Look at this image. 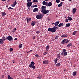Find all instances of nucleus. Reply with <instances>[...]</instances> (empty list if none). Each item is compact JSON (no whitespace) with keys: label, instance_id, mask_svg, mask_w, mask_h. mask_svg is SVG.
Masks as SVG:
<instances>
[{"label":"nucleus","instance_id":"f257e3e1","mask_svg":"<svg viewBox=\"0 0 79 79\" xmlns=\"http://www.w3.org/2000/svg\"><path fill=\"white\" fill-rule=\"evenodd\" d=\"M34 61H32L31 64L29 65V67L30 68H32L33 69H35V66H34Z\"/></svg>","mask_w":79,"mask_h":79},{"label":"nucleus","instance_id":"f03ea898","mask_svg":"<svg viewBox=\"0 0 79 79\" xmlns=\"http://www.w3.org/2000/svg\"><path fill=\"white\" fill-rule=\"evenodd\" d=\"M41 12L44 13V14H47L49 13V10H47H47L45 9H42L41 10Z\"/></svg>","mask_w":79,"mask_h":79},{"label":"nucleus","instance_id":"7ed1b4c3","mask_svg":"<svg viewBox=\"0 0 79 79\" xmlns=\"http://www.w3.org/2000/svg\"><path fill=\"white\" fill-rule=\"evenodd\" d=\"M32 2H27V6L28 7V9L30 10V7H31V6H32Z\"/></svg>","mask_w":79,"mask_h":79},{"label":"nucleus","instance_id":"20e7f679","mask_svg":"<svg viewBox=\"0 0 79 79\" xmlns=\"http://www.w3.org/2000/svg\"><path fill=\"white\" fill-rule=\"evenodd\" d=\"M69 42V40L66 39L62 41V43L63 44H68Z\"/></svg>","mask_w":79,"mask_h":79},{"label":"nucleus","instance_id":"39448f33","mask_svg":"<svg viewBox=\"0 0 79 79\" xmlns=\"http://www.w3.org/2000/svg\"><path fill=\"white\" fill-rule=\"evenodd\" d=\"M56 29H58V27L56 26L53 27L52 30H53L54 32H56Z\"/></svg>","mask_w":79,"mask_h":79},{"label":"nucleus","instance_id":"423d86ee","mask_svg":"<svg viewBox=\"0 0 79 79\" xmlns=\"http://www.w3.org/2000/svg\"><path fill=\"white\" fill-rule=\"evenodd\" d=\"M36 18L37 19H42V15H37L36 16Z\"/></svg>","mask_w":79,"mask_h":79},{"label":"nucleus","instance_id":"0eeeda50","mask_svg":"<svg viewBox=\"0 0 79 79\" xmlns=\"http://www.w3.org/2000/svg\"><path fill=\"white\" fill-rule=\"evenodd\" d=\"M26 20L27 23H29V21L32 20V19L31 18H27L26 19Z\"/></svg>","mask_w":79,"mask_h":79},{"label":"nucleus","instance_id":"6e6552de","mask_svg":"<svg viewBox=\"0 0 79 79\" xmlns=\"http://www.w3.org/2000/svg\"><path fill=\"white\" fill-rule=\"evenodd\" d=\"M48 31H49V32H51L52 33L54 32L52 28H49L48 29Z\"/></svg>","mask_w":79,"mask_h":79},{"label":"nucleus","instance_id":"1a4fd4ad","mask_svg":"<svg viewBox=\"0 0 79 79\" xmlns=\"http://www.w3.org/2000/svg\"><path fill=\"white\" fill-rule=\"evenodd\" d=\"M77 9L76 8H74L72 10V13L73 14H75L76 13V10Z\"/></svg>","mask_w":79,"mask_h":79},{"label":"nucleus","instance_id":"9d476101","mask_svg":"<svg viewBox=\"0 0 79 79\" xmlns=\"http://www.w3.org/2000/svg\"><path fill=\"white\" fill-rule=\"evenodd\" d=\"M43 64H47L48 63V60H45L43 61Z\"/></svg>","mask_w":79,"mask_h":79},{"label":"nucleus","instance_id":"9b49d317","mask_svg":"<svg viewBox=\"0 0 79 79\" xmlns=\"http://www.w3.org/2000/svg\"><path fill=\"white\" fill-rule=\"evenodd\" d=\"M35 24H36V22H35V21H33L32 22L31 24L32 26H34L35 25Z\"/></svg>","mask_w":79,"mask_h":79},{"label":"nucleus","instance_id":"f8f14e48","mask_svg":"<svg viewBox=\"0 0 79 79\" xmlns=\"http://www.w3.org/2000/svg\"><path fill=\"white\" fill-rule=\"evenodd\" d=\"M68 37V34H63L61 36V37Z\"/></svg>","mask_w":79,"mask_h":79},{"label":"nucleus","instance_id":"ddd939ff","mask_svg":"<svg viewBox=\"0 0 79 79\" xmlns=\"http://www.w3.org/2000/svg\"><path fill=\"white\" fill-rule=\"evenodd\" d=\"M59 22L58 21L55 22V26H58V24H59Z\"/></svg>","mask_w":79,"mask_h":79},{"label":"nucleus","instance_id":"4468645a","mask_svg":"<svg viewBox=\"0 0 79 79\" xmlns=\"http://www.w3.org/2000/svg\"><path fill=\"white\" fill-rule=\"evenodd\" d=\"M63 23H61L60 24H59L58 27H60L61 26H63Z\"/></svg>","mask_w":79,"mask_h":79},{"label":"nucleus","instance_id":"2eb2a0df","mask_svg":"<svg viewBox=\"0 0 79 79\" xmlns=\"http://www.w3.org/2000/svg\"><path fill=\"white\" fill-rule=\"evenodd\" d=\"M6 39L9 41H10V36L6 37Z\"/></svg>","mask_w":79,"mask_h":79},{"label":"nucleus","instance_id":"dca6fc26","mask_svg":"<svg viewBox=\"0 0 79 79\" xmlns=\"http://www.w3.org/2000/svg\"><path fill=\"white\" fill-rule=\"evenodd\" d=\"M38 11V8H35L33 10V12L35 13L36 11Z\"/></svg>","mask_w":79,"mask_h":79},{"label":"nucleus","instance_id":"f3484780","mask_svg":"<svg viewBox=\"0 0 79 79\" xmlns=\"http://www.w3.org/2000/svg\"><path fill=\"white\" fill-rule=\"evenodd\" d=\"M73 76H76V72H74L73 73Z\"/></svg>","mask_w":79,"mask_h":79},{"label":"nucleus","instance_id":"a211bd4d","mask_svg":"<svg viewBox=\"0 0 79 79\" xmlns=\"http://www.w3.org/2000/svg\"><path fill=\"white\" fill-rule=\"evenodd\" d=\"M63 2H62L60 4H59L58 5V7H61L62 5H63Z\"/></svg>","mask_w":79,"mask_h":79},{"label":"nucleus","instance_id":"6ab92c4d","mask_svg":"<svg viewBox=\"0 0 79 79\" xmlns=\"http://www.w3.org/2000/svg\"><path fill=\"white\" fill-rule=\"evenodd\" d=\"M1 39L4 42L6 40V38H5V36H3L2 39Z\"/></svg>","mask_w":79,"mask_h":79},{"label":"nucleus","instance_id":"aec40b11","mask_svg":"<svg viewBox=\"0 0 79 79\" xmlns=\"http://www.w3.org/2000/svg\"><path fill=\"white\" fill-rule=\"evenodd\" d=\"M46 50H47V51H48V50H49V48H50V46L49 45H47L46 46Z\"/></svg>","mask_w":79,"mask_h":79},{"label":"nucleus","instance_id":"412c9836","mask_svg":"<svg viewBox=\"0 0 79 79\" xmlns=\"http://www.w3.org/2000/svg\"><path fill=\"white\" fill-rule=\"evenodd\" d=\"M16 28H15L12 31V33H13L14 32H16Z\"/></svg>","mask_w":79,"mask_h":79},{"label":"nucleus","instance_id":"4be33fe9","mask_svg":"<svg viewBox=\"0 0 79 79\" xmlns=\"http://www.w3.org/2000/svg\"><path fill=\"white\" fill-rule=\"evenodd\" d=\"M37 2H38V1L37 0H34L32 2L33 3H37Z\"/></svg>","mask_w":79,"mask_h":79},{"label":"nucleus","instance_id":"5701e85b","mask_svg":"<svg viewBox=\"0 0 79 79\" xmlns=\"http://www.w3.org/2000/svg\"><path fill=\"white\" fill-rule=\"evenodd\" d=\"M52 2H50L48 3V6L50 7L51 6H52Z\"/></svg>","mask_w":79,"mask_h":79},{"label":"nucleus","instance_id":"b1692460","mask_svg":"<svg viewBox=\"0 0 79 79\" xmlns=\"http://www.w3.org/2000/svg\"><path fill=\"white\" fill-rule=\"evenodd\" d=\"M3 41L1 39L0 40V44H3Z\"/></svg>","mask_w":79,"mask_h":79},{"label":"nucleus","instance_id":"393cba45","mask_svg":"<svg viewBox=\"0 0 79 79\" xmlns=\"http://www.w3.org/2000/svg\"><path fill=\"white\" fill-rule=\"evenodd\" d=\"M72 46V44L70 43L68 45H67V47H71V46Z\"/></svg>","mask_w":79,"mask_h":79},{"label":"nucleus","instance_id":"a878e982","mask_svg":"<svg viewBox=\"0 0 79 79\" xmlns=\"http://www.w3.org/2000/svg\"><path fill=\"white\" fill-rule=\"evenodd\" d=\"M69 26H70V23H67L66 24V27H69Z\"/></svg>","mask_w":79,"mask_h":79},{"label":"nucleus","instance_id":"bb28decb","mask_svg":"<svg viewBox=\"0 0 79 79\" xmlns=\"http://www.w3.org/2000/svg\"><path fill=\"white\" fill-rule=\"evenodd\" d=\"M41 8L42 10V9H46V6H43L42 7H41Z\"/></svg>","mask_w":79,"mask_h":79},{"label":"nucleus","instance_id":"cd10ccee","mask_svg":"<svg viewBox=\"0 0 79 79\" xmlns=\"http://www.w3.org/2000/svg\"><path fill=\"white\" fill-rule=\"evenodd\" d=\"M46 3H47V2L44 1L43 2H42V4L43 5H45V4H46Z\"/></svg>","mask_w":79,"mask_h":79},{"label":"nucleus","instance_id":"c85d7f7f","mask_svg":"<svg viewBox=\"0 0 79 79\" xmlns=\"http://www.w3.org/2000/svg\"><path fill=\"white\" fill-rule=\"evenodd\" d=\"M57 61H58V59H56L55 60H54L55 63V64H56V63H57Z\"/></svg>","mask_w":79,"mask_h":79},{"label":"nucleus","instance_id":"c756f323","mask_svg":"<svg viewBox=\"0 0 79 79\" xmlns=\"http://www.w3.org/2000/svg\"><path fill=\"white\" fill-rule=\"evenodd\" d=\"M14 5H16V4H17V2H16V0H15V2H13Z\"/></svg>","mask_w":79,"mask_h":79},{"label":"nucleus","instance_id":"7c9ffc66","mask_svg":"<svg viewBox=\"0 0 79 79\" xmlns=\"http://www.w3.org/2000/svg\"><path fill=\"white\" fill-rule=\"evenodd\" d=\"M77 32V31H74L73 33V35H75V34H76V33Z\"/></svg>","mask_w":79,"mask_h":79},{"label":"nucleus","instance_id":"2f4dec72","mask_svg":"<svg viewBox=\"0 0 79 79\" xmlns=\"http://www.w3.org/2000/svg\"><path fill=\"white\" fill-rule=\"evenodd\" d=\"M23 47V45H22V44H19V48H21V47Z\"/></svg>","mask_w":79,"mask_h":79},{"label":"nucleus","instance_id":"473e14b6","mask_svg":"<svg viewBox=\"0 0 79 79\" xmlns=\"http://www.w3.org/2000/svg\"><path fill=\"white\" fill-rule=\"evenodd\" d=\"M60 66V63H57L56 64V66Z\"/></svg>","mask_w":79,"mask_h":79},{"label":"nucleus","instance_id":"72a5a7b5","mask_svg":"<svg viewBox=\"0 0 79 79\" xmlns=\"http://www.w3.org/2000/svg\"><path fill=\"white\" fill-rule=\"evenodd\" d=\"M2 16H5V15H6V13H5V12H3V13H2Z\"/></svg>","mask_w":79,"mask_h":79},{"label":"nucleus","instance_id":"f704fd0d","mask_svg":"<svg viewBox=\"0 0 79 79\" xmlns=\"http://www.w3.org/2000/svg\"><path fill=\"white\" fill-rule=\"evenodd\" d=\"M67 54H68V52H65L64 53V56H65Z\"/></svg>","mask_w":79,"mask_h":79},{"label":"nucleus","instance_id":"c9c22d12","mask_svg":"<svg viewBox=\"0 0 79 79\" xmlns=\"http://www.w3.org/2000/svg\"><path fill=\"white\" fill-rule=\"evenodd\" d=\"M68 19H69V20L70 21H71V20H72V18H71V17H70L69 18H68Z\"/></svg>","mask_w":79,"mask_h":79},{"label":"nucleus","instance_id":"e433bc0d","mask_svg":"<svg viewBox=\"0 0 79 79\" xmlns=\"http://www.w3.org/2000/svg\"><path fill=\"white\" fill-rule=\"evenodd\" d=\"M35 56H36V58H39V57H40V56H39L37 54L35 55Z\"/></svg>","mask_w":79,"mask_h":79},{"label":"nucleus","instance_id":"4c0bfd02","mask_svg":"<svg viewBox=\"0 0 79 79\" xmlns=\"http://www.w3.org/2000/svg\"><path fill=\"white\" fill-rule=\"evenodd\" d=\"M59 38V36L57 35L55 37V39H58Z\"/></svg>","mask_w":79,"mask_h":79},{"label":"nucleus","instance_id":"58836bf2","mask_svg":"<svg viewBox=\"0 0 79 79\" xmlns=\"http://www.w3.org/2000/svg\"><path fill=\"white\" fill-rule=\"evenodd\" d=\"M33 7L34 8H37V5H33Z\"/></svg>","mask_w":79,"mask_h":79},{"label":"nucleus","instance_id":"ea45409f","mask_svg":"<svg viewBox=\"0 0 79 79\" xmlns=\"http://www.w3.org/2000/svg\"><path fill=\"white\" fill-rule=\"evenodd\" d=\"M63 52H66V50L65 49H63Z\"/></svg>","mask_w":79,"mask_h":79},{"label":"nucleus","instance_id":"a19ab883","mask_svg":"<svg viewBox=\"0 0 79 79\" xmlns=\"http://www.w3.org/2000/svg\"><path fill=\"white\" fill-rule=\"evenodd\" d=\"M13 37L12 36H10V41H11V40H13Z\"/></svg>","mask_w":79,"mask_h":79},{"label":"nucleus","instance_id":"79ce46f5","mask_svg":"<svg viewBox=\"0 0 79 79\" xmlns=\"http://www.w3.org/2000/svg\"><path fill=\"white\" fill-rule=\"evenodd\" d=\"M56 2L57 3H60V0H56Z\"/></svg>","mask_w":79,"mask_h":79},{"label":"nucleus","instance_id":"37998d69","mask_svg":"<svg viewBox=\"0 0 79 79\" xmlns=\"http://www.w3.org/2000/svg\"><path fill=\"white\" fill-rule=\"evenodd\" d=\"M37 78H38V79H42V77L41 76H40V77H37Z\"/></svg>","mask_w":79,"mask_h":79},{"label":"nucleus","instance_id":"c03bdc74","mask_svg":"<svg viewBox=\"0 0 79 79\" xmlns=\"http://www.w3.org/2000/svg\"><path fill=\"white\" fill-rule=\"evenodd\" d=\"M35 32H36V33L37 34H39V33H40V32L37 31H36Z\"/></svg>","mask_w":79,"mask_h":79},{"label":"nucleus","instance_id":"a18cd8bd","mask_svg":"<svg viewBox=\"0 0 79 79\" xmlns=\"http://www.w3.org/2000/svg\"><path fill=\"white\" fill-rule=\"evenodd\" d=\"M45 5L46 6H48V3H47H47H46Z\"/></svg>","mask_w":79,"mask_h":79},{"label":"nucleus","instance_id":"49530a36","mask_svg":"<svg viewBox=\"0 0 79 79\" xmlns=\"http://www.w3.org/2000/svg\"><path fill=\"white\" fill-rule=\"evenodd\" d=\"M11 6L12 7H15V6L14 5V4H12L11 5Z\"/></svg>","mask_w":79,"mask_h":79},{"label":"nucleus","instance_id":"de8ad7c7","mask_svg":"<svg viewBox=\"0 0 79 79\" xmlns=\"http://www.w3.org/2000/svg\"><path fill=\"white\" fill-rule=\"evenodd\" d=\"M68 20H69L68 19H66L65 21V23H67V22H68Z\"/></svg>","mask_w":79,"mask_h":79},{"label":"nucleus","instance_id":"09e8293b","mask_svg":"<svg viewBox=\"0 0 79 79\" xmlns=\"http://www.w3.org/2000/svg\"><path fill=\"white\" fill-rule=\"evenodd\" d=\"M57 58H60V55L59 54H58L57 56Z\"/></svg>","mask_w":79,"mask_h":79},{"label":"nucleus","instance_id":"8fccbe9b","mask_svg":"<svg viewBox=\"0 0 79 79\" xmlns=\"http://www.w3.org/2000/svg\"><path fill=\"white\" fill-rule=\"evenodd\" d=\"M35 36H33V40H34L35 39Z\"/></svg>","mask_w":79,"mask_h":79},{"label":"nucleus","instance_id":"3c124183","mask_svg":"<svg viewBox=\"0 0 79 79\" xmlns=\"http://www.w3.org/2000/svg\"><path fill=\"white\" fill-rule=\"evenodd\" d=\"M8 79H10V76L9 75H8Z\"/></svg>","mask_w":79,"mask_h":79},{"label":"nucleus","instance_id":"603ef678","mask_svg":"<svg viewBox=\"0 0 79 79\" xmlns=\"http://www.w3.org/2000/svg\"><path fill=\"white\" fill-rule=\"evenodd\" d=\"M13 50V48H10V52H12Z\"/></svg>","mask_w":79,"mask_h":79},{"label":"nucleus","instance_id":"864d4df0","mask_svg":"<svg viewBox=\"0 0 79 79\" xmlns=\"http://www.w3.org/2000/svg\"><path fill=\"white\" fill-rule=\"evenodd\" d=\"M27 2H30L31 1H32V0H27Z\"/></svg>","mask_w":79,"mask_h":79},{"label":"nucleus","instance_id":"5fc2aeb1","mask_svg":"<svg viewBox=\"0 0 79 79\" xmlns=\"http://www.w3.org/2000/svg\"><path fill=\"white\" fill-rule=\"evenodd\" d=\"M4 75H2V78H4Z\"/></svg>","mask_w":79,"mask_h":79},{"label":"nucleus","instance_id":"6e6d98bb","mask_svg":"<svg viewBox=\"0 0 79 79\" xmlns=\"http://www.w3.org/2000/svg\"><path fill=\"white\" fill-rule=\"evenodd\" d=\"M61 55H63V54H64V53L63 52H62L61 53Z\"/></svg>","mask_w":79,"mask_h":79},{"label":"nucleus","instance_id":"4d7b16f0","mask_svg":"<svg viewBox=\"0 0 79 79\" xmlns=\"http://www.w3.org/2000/svg\"><path fill=\"white\" fill-rule=\"evenodd\" d=\"M32 50H30V51H29V53H31V52H32Z\"/></svg>","mask_w":79,"mask_h":79},{"label":"nucleus","instance_id":"13d9d810","mask_svg":"<svg viewBox=\"0 0 79 79\" xmlns=\"http://www.w3.org/2000/svg\"><path fill=\"white\" fill-rule=\"evenodd\" d=\"M14 40H17V38H15L14 39Z\"/></svg>","mask_w":79,"mask_h":79},{"label":"nucleus","instance_id":"bf43d9fd","mask_svg":"<svg viewBox=\"0 0 79 79\" xmlns=\"http://www.w3.org/2000/svg\"><path fill=\"white\" fill-rule=\"evenodd\" d=\"M10 9L13 10V8H12L11 7H10Z\"/></svg>","mask_w":79,"mask_h":79},{"label":"nucleus","instance_id":"052dcab7","mask_svg":"<svg viewBox=\"0 0 79 79\" xmlns=\"http://www.w3.org/2000/svg\"><path fill=\"white\" fill-rule=\"evenodd\" d=\"M2 1H3V2H5V1H6V0H1Z\"/></svg>","mask_w":79,"mask_h":79},{"label":"nucleus","instance_id":"680f3d73","mask_svg":"<svg viewBox=\"0 0 79 79\" xmlns=\"http://www.w3.org/2000/svg\"><path fill=\"white\" fill-rule=\"evenodd\" d=\"M44 15H41V16H42V17H43V16H44Z\"/></svg>","mask_w":79,"mask_h":79},{"label":"nucleus","instance_id":"e2e57ef3","mask_svg":"<svg viewBox=\"0 0 79 79\" xmlns=\"http://www.w3.org/2000/svg\"><path fill=\"white\" fill-rule=\"evenodd\" d=\"M45 1H46V2H48V1L49 0H44Z\"/></svg>","mask_w":79,"mask_h":79},{"label":"nucleus","instance_id":"0e129e2a","mask_svg":"<svg viewBox=\"0 0 79 79\" xmlns=\"http://www.w3.org/2000/svg\"><path fill=\"white\" fill-rule=\"evenodd\" d=\"M53 24H54V25H55V23H52V25H53Z\"/></svg>","mask_w":79,"mask_h":79},{"label":"nucleus","instance_id":"69168bd1","mask_svg":"<svg viewBox=\"0 0 79 79\" xmlns=\"http://www.w3.org/2000/svg\"><path fill=\"white\" fill-rule=\"evenodd\" d=\"M8 10H10V7H9Z\"/></svg>","mask_w":79,"mask_h":79},{"label":"nucleus","instance_id":"338daca9","mask_svg":"<svg viewBox=\"0 0 79 79\" xmlns=\"http://www.w3.org/2000/svg\"><path fill=\"white\" fill-rule=\"evenodd\" d=\"M6 7H7V8H8V6H6Z\"/></svg>","mask_w":79,"mask_h":79},{"label":"nucleus","instance_id":"774afa93","mask_svg":"<svg viewBox=\"0 0 79 79\" xmlns=\"http://www.w3.org/2000/svg\"><path fill=\"white\" fill-rule=\"evenodd\" d=\"M13 79V78L10 77V79Z\"/></svg>","mask_w":79,"mask_h":79}]
</instances>
